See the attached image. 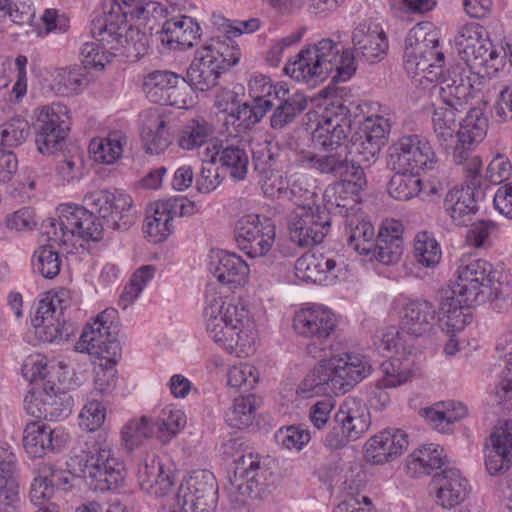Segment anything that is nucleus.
Returning a JSON list of instances; mask_svg holds the SVG:
<instances>
[{"mask_svg":"<svg viewBox=\"0 0 512 512\" xmlns=\"http://www.w3.org/2000/svg\"><path fill=\"white\" fill-rule=\"evenodd\" d=\"M355 59L352 49H343L327 38L302 49L296 59L285 66V72L298 81L309 82L314 77L325 79L333 74L332 81L344 82L356 71Z\"/></svg>","mask_w":512,"mask_h":512,"instance_id":"nucleus-1","label":"nucleus"},{"mask_svg":"<svg viewBox=\"0 0 512 512\" xmlns=\"http://www.w3.org/2000/svg\"><path fill=\"white\" fill-rule=\"evenodd\" d=\"M370 372L371 366L357 355L333 357L315 366L303 379L297 393L304 397L345 394Z\"/></svg>","mask_w":512,"mask_h":512,"instance_id":"nucleus-2","label":"nucleus"},{"mask_svg":"<svg viewBox=\"0 0 512 512\" xmlns=\"http://www.w3.org/2000/svg\"><path fill=\"white\" fill-rule=\"evenodd\" d=\"M58 219L48 218L42 223V231L49 240L72 244L77 249L92 253L96 247V216L85 207L61 204Z\"/></svg>","mask_w":512,"mask_h":512,"instance_id":"nucleus-3","label":"nucleus"},{"mask_svg":"<svg viewBox=\"0 0 512 512\" xmlns=\"http://www.w3.org/2000/svg\"><path fill=\"white\" fill-rule=\"evenodd\" d=\"M492 264L483 259H472L457 270V282L453 294L465 296L466 304H480L486 299L497 298L500 283Z\"/></svg>","mask_w":512,"mask_h":512,"instance_id":"nucleus-4","label":"nucleus"},{"mask_svg":"<svg viewBox=\"0 0 512 512\" xmlns=\"http://www.w3.org/2000/svg\"><path fill=\"white\" fill-rule=\"evenodd\" d=\"M118 312L108 308L98 315V392L103 393L115 385V368L121 357Z\"/></svg>","mask_w":512,"mask_h":512,"instance_id":"nucleus-5","label":"nucleus"},{"mask_svg":"<svg viewBox=\"0 0 512 512\" xmlns=\"http://www.w3.org/2000/svg\"><path fill=\"white\" fill-rule=\"evenodd\" d=\"M353 124L349 107L342 100L330 101L311 134L313 146L325 152L337 151L348 142Z\"/></svg>","mask_w":512,"mask_h":512,"instance_id":"nucleus-6","label":"nucleus"},{"mask_svg":"<svg viewBox=\"0 0 512 512\" xmlns=\"http://www.w3.org/2000/svg\"><path fill=\"white\" fill-rule=\"evenodd\" d=\"M406 48H411L407 60L408 69L414 66L415 73H424V77L432 81V68H441L444 64V54L439 50L438 33L429 22H422L413 27L407 38Z\"/></svg>","mask_w":512,"mask_h":512,"instance_id":"nucleus-7","label":"nucleus"},{"mask_svg":"<svg viewBox=\"0 0 512 512\" xmlns=\"http://www.w3.org/2000/svg\"><path fill=\"white\" fill-rule=\"evenodd\" d=\"M71 304L70 291L64 288L49 291L36 308L32 325L36 334L45 342L63 340L69 333L65 328L64 313Z\"/></svg>","mask_w":512,"mask_h":512,"instance_id":"nucleus-8","label":"nucleus"},{"mask_svg":"<svg viewBox=\"0 0 512 512\" xmlns=\"http://www.w3.org/2000/svg\"><path fill=\"white\" fill-rule=\"evenodd\" d=\"M290 240L299 247L319 244L327 235L331 216L318 205H298L287 217Z\"/></svg>","mask_w":512,"mask_h":512,"instance_id":"nucleus-9","label":"nucleus"},{"mask_svg":"<svg viewBox=\"0 0 512 512\" xmlns=\"http://www.w3.org/2000/svg\"><path fill=\"white\" fill-rule=\"evenodd\" d=\"M35 115L31 128L38 152L51 155L61 150L69 132L67 108L52 104L42 107Z\"/></svg>","mask_w":512,"mask_h":512,"instance_id":"nucleus-10","label":"nucleus"},{"mask_svg":"<svg viewBox=\"0 0 512 512\" xmlns=\"http://www.w3.org/2000/svg\"><path fill=\"white\" fill-rule=\"evenodd\" d=\"M437 156L428 140L419 135H405L389 147L387 164L394 171L420 174L431 169Z\"/></svg>","mask_w":512,"mask_h":512,"instance_id":"nucleus-11","label":"nucleus"},{"mask_svg":"<svg viewBox=\"0 0 512 512\" xmlns=\"http://www.w3.org/2000/svg\"><path fill=\"white\" fill-rule=\"evenodd\" d=\"M73 399L49 381L40 389L29 391L24 398V409L36 419L57 421L67 418L72 411Z\"/></svg>","mask_w":512,"mask_h":512,"instance_id":"nucleus-12","label":"nucleus"},{"mask_svg":"<svg viewBox=\"0 0 512 512\" xmlns=\"http://www.w3.org/2000/svg\"><path fill=\"white\" fill-rule=\"evenodd\" d=\"M217 495L218 485L213 473L197 470L180 485L174 504L194 512H213Z\"/></svg>","mask_w":512,"mask_h":512,"instance_id":"nucleus-13","label":"nucleus"},{"mask_svg":"<svg viewBox=\"0 0 512 512\" xmlns=\"http://www.w3.org/2000/svg\"><path fill=\"white\" fill-rule=\"evenodd\" d=\"M235 239L249 257L265 256L275 240V225L268 219L262 222L258 215H245L235 224Z\"/></svg>","mask_w":512,"mask_h":512,"instance_id":"nucleus-14","label":"nucleus"},{"mask_svg":"<svg viewBox=\"0 0 512 512\" xmlns=\"http://www.w3.org/2000/svg\"><path fill=\"white\" fill-rule=\"evenodd\" d=\"M132 199L125 194L101 190L98 193V242L105 232L127 231L135 222Z\"/></svg>","mask_w":512,"mask_h":512,"instance_id":"nucleus-15","label":"nucleus"},{"mask_svg":"<svg viewBox=\"0 0 512 512\" xmlns=\"http://www.w3.org/2000/svg\"><path fill=\"white\" fill-rule=\"evenodd\" d=\"M78 425L81 434L78 436L77 446L74 448L72 461L77 466L82 476L93 477L96 475V402L89 400L78 416Z\"/></svg>","mask_w":512,"mask_h":512,"instance_id":"nucleus-16","label":"nucleus"},{"mask_svg":"<svg viewBox=\"0 0 512 512\" xmlns=\"http://www.w3.org/2000/svg\"><path fill=\"white\" fill-rule=\"evenodd\" d=\"M71 463L73 473L59 469L50 463L44 464L40 469L41 474L31 484L29 492L31 501L40 504L41 500L50 499L53 496L55 488L68 491L75 486V481L79 480L85 481L91 490H96V475L93 477V482H91L90 477L82 476L72 460Z\"/></svg>","mask_w":512,"mask_h":512,"instance_id":"nucleus-17","label":"nucleus"},{"mask_svg":"<svg viewBox=\"0 0 512 512\" xmlns=\"http://www.w3.org/2000/svg\"><path fill=\"white\" fill-rule=\"evenodd\" d=\"M109 409V403L98 402V421L102 423L106 419ZM106 428H101L98 422V440L103 438L104 447L98 448V490L108 491L118 488L125 477L124 463L115 457L113 451L107 444Z\"/></svg>","mask_w":512,"mask_h":512,"instance_id":"nucleus-18","label":"nucleus"},{"mask_svg":"<svg viewBox=\"0 0 512 512\" xmlns=\"http://www.w3.org/2000/svg\"><path fill=\"white\" fill-rule=\"evenodd\" d=\"M220 300H208L204 310L206 329L211 338L224 347L229 353H244L250 346L247 329L237 325H226L218 320L217 313L221 312Z\"/></svg>","mask_w":512,"mask_h":512,"instance_id":"nucleus-19","label":"nucleus"},{"mask_svg":"<svg viewBox=\"0 0 512 512\" xmlns=\"http://www.w3.org/2000/svg\"><path fill=\"white\" fill-rule=\"evenodd\" d=\"M460 70L459 67L448 70V75L441 76L440 81L433 85L431 93L439 97L440 105L464 112L472 97L474 84L469 77H463Z\"/></svg>","mask_w":512,"mask_h":512,"instance_id":"nucleus-20","label":"nucleus"},{"mask_svg":"<svg viewBox=\"0 0 512 512\" xmlns=\"http://www.w3.org/2000/svg\"><path fill=\"white\" fill-rule=\"evenodd\" d=\"M366 186V179L363 168H353L351 176L347 179L335 183L331 188L332 195L328 197L326 211L329 216L339 215L341 217H351L349 211L352 210L357 202L358 193Z\"/></svg>","mask_w":512,"mask_h":512,"instance_id":"nucleus-21","label":"nucleus"},{"mask_svg":"<svg viewBox=\"0 0 512 512\" xmlns=\"http://www.w3.org/2000/svg\"><path fill=\"white\" fill-rule=\"evenodd\" d=\"M431 490L434 491L436 502L443 508L459 505L468 495V482L456 468L445 467L433 475Z\"/></svg>","mask_w":512,"mask_h":512,"instance_id":"nucleus-22","label":"nucleus"},{"mask_svg":"<svg viewBox=\"0 0 512 512\" xmlns=\"http://www.w3.org/2000/svg\"><path fill=\"white\" fill-rule=\"evenodd\" d=\"M462 47L461 58L472 69L487 68L497 71L498 52L490 41L481 39L471 29H465L457 40Z\"/></svg>","mask_w":512,"mask_h":512,"instance_id":"nucleus-23","label":"nucleus"},{"mask_svg":"<svg viewBox=\"0 0 512 512\" xmlns=\"http://www.w3.org/2000/svg\"><path fill=\"white\" fill-rule=\"evenodd\" d=\"M407 434L400 429H385L366 443V458L384 464L400 456L408 446Z\"/></svg>","mask_w":512,"mask_h":512,"instance_id":"nucleus-24","label":"nucleus"},{"mask_svg":"<svg viewBox=\"0 0 512 512\" xmlns=\"http://www.w3.org/2000/svg\"><path fill=\"white\" fill-rule=\"evenodd\" d=\"M487 448L486 469L491 475L507 471L512 466V420H506L490 436Z\"/></svg>","mask_w":512,"mask_h":512,"instance_id":"nucleus-25","label":"nucleus"},{"mask_svg":"<svg viewBox=\"0 0 512 512\" xmlns=\"http://www.w3.org/2000/svg\"><path fill=\"white\" fill-rule=\"evenodd\" d=\"M16 456L11 447L0 442V509L14 512L19 503V484L15 476Z\"/></svg>","mask_w":512,"mask_h":512,"instance_id":"nucleus-26","label":"nucleus"},{"mask_svg":"<svg viewBox=\"0 0 512 512\" xmlns=\"http://www.w3.org/2000/svg\"><path fill=\"white\" fill-rule=\"evenodd\" d=\"M293 327L305 337L326 338L334 331L336 319L330 309L317 306L297 312Z\"/></svg>","mask_w":512,"mask_h":512,"instance_id":"nucleus-27","label":"nucleus"},{"mask_svg":"<svg viewBox=\"0 0 512 512\" xmlns=\"http://www.w3.org/2000/svg\"><path fill=\"white\" fill-rule=\"evenodd\" d=\"M222 62L223 60L217 61L215 56H211L203 46L196 51L195 59L187 69V81L191 87L202 92L215 87L222 74L221 66H218V63Z\"/></svg>","mask_w":512,"mask_h":512,"instance_id":"nucleus-28","label":"nucleus"},{"mask_svg":"<svg viewBox=\"0 0 512 512\" xmlns=\"http://www.w3.org/2000/svg\"><path fill=\"white\" fill-rule=\"evenodd\" d=\"M335 421L351 440L359 439L371 425L369 409L360 400L349 397L340 406Z\"/></svg>","mask_w":512,"mask_h":512,"instance_id":"nucleus-29","label":"nucleus"},{"mask_svg":"<svg viewBox=\"0 0 512 512\" xmlns=\"http://www.w3.org/2000/svg\"><path fill=\"white\" fill-rule=\"evenodd\" d=\"M435 318L436 310L432 303L426 300L411 301L403 308L400 328L402 333L419 338L432 331Z\"/></svg>","mask_w":512,"mask_h":512,"instance_id":"nucleus-30","label":"nucleus"},{"mask_svg":"<svg viewBox=\"0 0 512 512\" xmlns=\"http://www.w3.org/2000/svg\"><path fill=\"white\" fill-rule=\"evenodd\" d=\"M481 191L470 187L450 190L444 199V209L457 225H468L478 211L477 198Z\"/></svg>","mask_w":512,"mask_h":512,"instance_id":"nucleus-31","label":"nucleus"},{"mask_svg":"<svg viewBox=\"0 0 512 512\" xmlns=\"http://www.w3.org/2000/svg\"><path fill=\"white\" fill-rule=\"evenodd\" d=\"M138 482L141 489L156 497L167 495L174 486V475L166 471L158 458L146 460L138 468Z\"/></svg>","mask_w":512,"mask_h":512,"instance_id":"nucleus-32","label":"nucleus"},{"mask_svg":"<svg viewBox=\"0 0 512 512\" xmlns=\"http://www.w3.org/2000/svg\"><path fill=\"white\" fill-rule=\"evenodd\" d=\"M450 293L451 295L442 297L439 311L436 314L442 330L454 334L463 330L471 322L472 315L469 312V307L473 304H466L465 296H458L452 291Z\"/></svg>","mask_w":512,"mask_h":512,"instance_id":"nucleus-33","label":"nucleus"},{"mask_svg":"<svg viewBox=\"0 0 512 512\" xmlns=\"http://www.w3.org/2000/svg\"><path fill=\"white\" fill-rule=\"evenodd\" d=\"M210 272L225 285H241L249 273L248 265L236 254L218 251L211 256Z\"/></svg>","mask_w":512,"mask_h":512,"instance_id":"nucleus-34","label":"nucleus"},{"mask_svg":"<svg viewBox=\"0 0 512 512\" xmlns=\"http://www.w3.org/2000/svg\"><path fill=\"white\" fill-rule=\"evenodd\" d=\"M352 43L358 56L368 62H374L386 54L388 41L385 33L377 28L371 29L366 24H360L352 33Z\"/></svg>","mask_w":512,"mask_h":512,"instance_id":"nucleus-35","label":"nucleus"},{"mask_svg":"<svg viewBox=\"0 0 512 512\" xmlns=\"http://www.w3.org/2000/svg\"><path fill=\"white\" fill-rule=\"evenodd\" d=\"M141 141L147 153L160 154L171 144V135L167 130V122L156 111H148L141 128Z\"/></svg>","mask_w":512,"mask_h":512,"instance_id":"nucleus-36","label":"nucleus"},{"mask_svg":"<svg viewBox=\"0 0 512 512\" xmlns=\"http://www.w3.org/2000/svg\"><path fill=\"white\" fill-rule=\"evenodd\" d=\"M302 162L306 163L310 168L321 174H330L335 177H349L353 168H360L347 158V155L341 153L327 152L326 154H318L311 151L302 152Z\"/></svg>","mask_w":512,"mask_h":512,"instance_id":"nucleus-37","label":"nucleus"},{"mask_svg":"<svg viewBox=\"0 0 512 512\" xmlns=\"http://www.w3.org/2000/svg\"><path fill=\"white\" fill-rule=\"evenodd\" d=\"M200 27L191 17L181 16L179 19L167 20L162 25L161 41L169 46L176 44L190 48L199 38Z\"/></svg>","mask_w":512,"mask_h":512,"instance_id":"nucleus-38","label":"nucleus"},{"mask_svg":"<svg viewBox=\"0 0 512 512\" xmlns=\"http://www.w3.org/2000/svg\"><path fill=\"white\" fill-rule=\"evenodd\" d=\"M488 121L483 116L480 109L471 108L469 109L466 117L459 124L457 131L456 145L467 147V149H473L474 146L480 143L487 132ZM465 150L461 149L457 152L459 158H463L462 153Z\"/></svg>","mask_w":512,"mask_h":512,"instance_id":"nucleus-39","label":"nucleus"},{"mask_svg":"<svg viewBox=\"0 0 512 512\" xmlns=\"http://www.w3.org/2000/svg\"><path fill=\"white\" fill-rule=\"evenodd\" d=\"M276 99L279 103L274 104L275 109L270 117V126L274 130L282 131L293 124L308 106L306 96L299 92Z\"/></svg>","mask_w":512,"mask_h":512,"instance_id":"nucleus-40","label":"nucleus"},{"mask_svg":"<svg viewBox=\"0 0 512 512\" xmlns=\"http://www.w3.org/2000/svg\"><path fill=\"white\" fill-rule=\"evenodd\" d=\"M221 165L235 181L245 179L248 171L249 156L239 144L213 145V153Z\"/></svg>","mask_w":512,"mask_h":512,"instance_id":"nucleus-41","label":"nucleus"},{"mask_svg":"<svg viewBox=\"0 0 512 512\" xmlns=\"http://www.w3.org/2000/svg\"><path fill=\"white\" fill-rule=\"evenodd\" d=\"M347 244L361 255H370L375 241V229L371 222L351 215L345 221Z\"/></svg>","mask_w":512,"mask_h":512,"instance_id":"nucleus-42","label":"nucleus"},{"mask_svg":"<svg viewBox=\"0 0 512 512\" xmlns=\"http://www.w3.org/2000/svg\"><path fill=\"white\" fill-rule=\"evenodd\" d=\"M103 25L98 31V68L103 69L121 51L123 46L122 25H110L109 19L102 17Z\"/></svg>","mask_w":512,"mask_h":512,"instance_id":"nucleus-43","label":"nucleus"},{"mask_svg":"<svg viewBox=\"0 0 512 512\" xmlns=\"http://www.w3.org/2000/svg\"><path fill=\"white\" fill-rule=\"evenodd\" d=\"M432 107V125L435 136L444 149H453V143H456L455 135L459 126L456 116L460 112L437 103H432Z\"/></svg>","mask_w":512,"mask_h":512,"instance_id":"nucleus-44","label":"nucleus"},{"mask_svg":"<svg viewBox=\"0 0 512 512\" xmlns=\"http://www.w3.org/2000/svg\"><path fill=\"white\" fill-rule=\"evenodd\" d=\"M93 80V73L79 65L57 68L53 81L58 93L69 95L80 93Z\"/></svg>","mask_w":512,"mask_h":512,"instance_id":"nucleus-45","label":"nucleus"},{"mask_svg":"<svg viewBox=\"0 0 512 512\" xmlns=\"http://www.w3.org/2000/svg\"><path fill=\"white\" fill-rule=\"evenodd\" d=\"M447 458L443 455V448L439 445L429 444L415 450L409 457L407 467L414 473L430 475L434 470L441 471L446 467Z\"/></svg>","mask_w":512,"mask_h":512,"instance_id":"nucleus-46","label":"nucleus"},{"mask_svg":"<svg viewBox=\"0 0 512 512\" xmlns=\"http://www.w3.org/2000/svg\"><path fill=\"white\" fill-rule=\"evenodd\" d=\"M173 215L166 202L157 204L152 215H147L143 231L146 238L152 243H160L167 239L173 231L171 223Z\"/></svg>","mask_w":512,"mask_h":512,"instance_id":"nucleus-47","label":"nucleus"},{"mask_svg":"<svg viewBox=\"0 0 512 512\" xmlns=\"http://www.w3.org/2000/svg\"><path fill=\"white\" fill-rule=\"evenodd\" d=\"M421 185L422 181L418 173L395 171L388 183L387 191L394 199L407 201L420 193Z\"/></svg>","mask_w":512,"mask_h":512,"instance_id":"nucleus-48","label":"nucleus"},{"mask_svg":"<svg viewBox=\"0 0 512 512\" xmlns=\"http://www.w3.org/2000/svg\"><path fill=\"white\" fill-rule=\"evenodd\" d=\"M181 75L171 71L156 70L149 73L143 83L147 97L154 103L163 102V97L175 87Z\"/></svg>","mask_w":512,"mask_h":512,"instance_id":"nucleus-49","label":"nucleus"},{"mask_svg":"<svg viewBox=\"0 0 512 512\" xmlns=\"http://www.w3.org/2000/svg\"><path fill=\"white\" fill-rule=\"evenodd\" d=\"M346 155L356 166L370 164L375 161L380 153L381 147L373 141H369L360 132H355L346 144Z\"/></svg>","mask_w":512,"mask_h":512,"instance_id":"nucleus-50","label":"nucleus"},{"mask_svg":"<svg viewBox=\"0 0 512 512\" xmlns=\"http://www.w3.org/2000/svg\"><path fill=\"white\" fill-rule=\"evenodd\" d=\"M214 134V126L204 118L188 121L183 127L179 137V145L186 150L205 144Z\"/></svg>","mask_w":512,"mask_h":512,"instance_id":"nucleus-51","label":"nucleus"},{"mask_svg":"<svg viewBox=\"0 0 512 512\" xmlns=\"http://www.w3.org/2000/svg\"><path fill=\"white\" fill-rule=\"evenodd\" d=\"M155 429V423L146 416H142L138 420H130L121 432L124 447L129 451L135 450L146 439L152 437Z\"/></svg>","mask_w":512,"mask_h":512,"instance_id":"nucleus-52","label":"nucleus"},{"mask_svg":"<svg viewBox=\"0 0 512 512\" xmlns=\"http://www.w3.org/2000/svg\"><path fill=\"white\" fill-rule=\"evenodd\" d=\"M256 405L254 395L236 398L232 407L226 412L227 424L237 429L248 427L255 417Z\"/></svg>","mask_w":512,"mask_h":512,"instance_id":"nucleus-53","label":"nucleus"},{"mask_svg":"<svg viewBox=\"0 0 512 512\" xmlns=\"http://www.w3.org/2000/svg\"><path fill=\"white\" fill-rule=\"evenodd\" d=\"M61 264L62 261L59 253L51 245H42L33 253V271L44 278H55L60 272Z\"/></svg>","mask_w":512,"mask_h":512,"instance_id":"nucleus-54","label":"nucleus"},{"mask_svg":"<svg viewBox=\"0 0 512 512\" xmlns=\"http://www.w3.org/2000/svg\"><path fill=\"white\" fill-rule=\"evenodd\" d=\"M461 149L459 145L453 147V160L457 165L463 166V170L466 173V186L480 190L484 181V176L480 173L482 160L477 155H471L473 149H467V147H463L465 153H462V159L459 158L457 152Z\"/></svg>","mask_w":512,"mask_h":512,"instance_id":"nucleus-55","label":"nucleus"},{"mask_svg":"<svg viewBox=\"0 0 512 512\" xmlns=\"http://www.w3.org/2000/svg\"><path fill=\"white\" fill-rule=\"evenodd\" d=\"M51 427L30 423L24 430V446L30 453L41 457L46 451L51 450Z\"/></svg>","mask_w":512,"mask_h":512,"instance_id":"nucleus-56","label":"nucleus"},{"mask_svg":"<svg viewBox=\"0 0 512 512\" xmlns=\"http://www.w3.org/2000/svg\"><path fill=\"white\" fill-rule=\"evenodd\" d=\"M441 249L438 242L427 232L417 234L414 242V256L418 264L433 268L441 259Z\"/></svg>","mask_w":512,"mask_h":512,"instance_id":"nucleus-57","label":"nucleus"},{"mask_svg":"<svg viewBox=\"0 0 512 512\" xmlns=\"http://www.w3.org/2000/svg\"><path fill=\"white\" fill-rule=\"evenodd\" d=\"M381 368L384 373V377L377 382L376 389L373 391L370 398L371 406L379 409L384 408L390 400L389 395L384 388H393L405 381V379L393 373L394 367L392 362H383Z\"/></svg>","mask_w":512,"mask_h":512,"instance_id":"nucleus-58","label":"nucleus"},{"mask_svg":"<svg viewBox=\"0 0 512 512\" xmlns=\"http://www.w3.org/2000/svg\"><path fill=\"white\" fill-rule=\"evenodd\" d=\"M126 137L121 131H111L98 143V163L114 164L123 153V144Z\"/></svg>","mask_w":512,"mask_h":512,"instance_id":"nucleus-59","label":"nucleus"},{"mask_svg":"<svg viewBox=\"0 0 512 512\" xmlns=\"http://www.w3.org/2000/svg\"><path fill=\"white\" fill-rule=\"evenodd\" d=\"M149 48V37L138 27L130 26L123 36L122 53L131 61L143 57Z\"/></svg>","mask_w":512,"mask_h":512,"instance_id":"nucleus-60","label":"nucleus"},{"mask_svg":"<svg viewBox=\"0 0 512 512\" xmlns=\"http://www.w3.org/2000/svg\"><path fill=\"white\" fill-rule=\"evenodd\" d=\"M296 276L306 282H317L324 274V257L310 253L303 254L295 263Z\"/></svg>","mask_w":512,"mask_h":512,"instance_id":"nucleus-61","label":"nucleus"},{"mask_svg":"<svg viewBox=\"0 0 512 512\" xmlns=\"http://www.w3.org/2000/svg\"><path fill=\"white\" fill-rule=\"evenodd\" d=\"M29 131V123L24 118L14 117L0 130L1 144L6 147L19 146L27 139Z\"/></svg>","mask_w":512,"mask_h":512,"instance_id":"nucleus-62","label":"nucleus"},{"mask_svg":"<svg viewBox=\"0 0 512 512\" xmlns=\"http://www.w3.org/2000/svg\"><path fill=\"white\" fill-rule=\"evenodd\" d=\"M402 252L403 244L378 234L373 242L370 255L382 264L391 265L400 260Z\"/></svg>","mask_w":512,"mask_h":512,"instance_id":"nucleus-63","label":"nucleus"},{"mask_svg":"<svg viewBox=\"0 0 512 512\" xmlns=\"http://www.w3.org/2000/svg\"><path fill=\"white\" fill-rule=\"evenodd\" d=\"M258 372L256 368L250 364H241L233 366L227 374V383L229 386L248 392L253 389L258 382Z\"/></svg>","mask_w":512,"mask_h":512,"instance_id":"nucleus-64","label":"nucleus"}]
</instances>
